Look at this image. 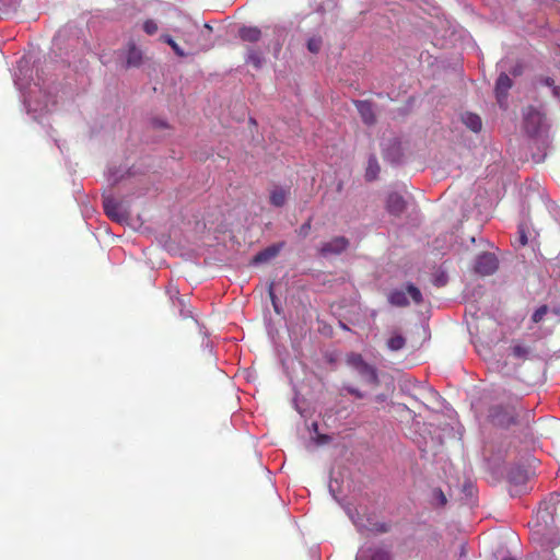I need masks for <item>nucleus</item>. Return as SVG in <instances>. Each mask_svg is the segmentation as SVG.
<instances>
[{
	"instance_id": "f257e3e1",
	"label": "nucleus",
	"mask_w": 560,
	"mask_h": 560,
	"mask_svg": "<svg viewBox=\"0 0 560 560\" xmlns=\"http://www.w3.org/2000/svg\"><path fill=\"white\" fill-rule=\"evenodd\" d=\"M487 421L497 429H513V440H517L525 448L535 443L532 428L534 415L517 402L508 400L491 404L487 409Z\"/></svg>"
},
{
	"instance_id": "f03ea898",
	"label": "nucleus",
	"mask_w": 560,
	"mask_h": 560,
	"mask_svg": "<svg viewBox=\"0 0 560 560\" xmlns=\"http://www.w3.org/2000/svg\"><path fill=\"white\" fill-rule=\"evenodd\" d=\"M549 128L545 110L541 107L528 105L523 109V129L530 140L532 159L536 163L545 160L550 147Z\"/></svg>"
},
{
	"instance_id": "7ed1b4c3",
	"label": "nucleus",
	"mask_w": 560,
	"mask_h": 560,
	"mask_svg": "<svg viewBox=\"0 0 560 560\" xmlns=\"http://www.w3.org/2000/svg\"><path fill=\"white\" fill-rule=\"evenodd\" d=\"M346 363L352 368L368 385L377 387L381 384L377 369L368 363L361 353L353 351L347 353Z\"/></svg>"
},
{
	"instance_id": "20e7f679",
	"label": "nucleus",
	"mask_w": 560,
	"mask_h": 560,
	"mask_svg": "<svg viewBox=\"0 0 560 560\" xmlns=\"http://www.w3.org/2000/svg\"><path fill=\"white\" fill-rule=\"evenodd\" d=\"M103 209L108 218L118 223L127 222L130 218V211L126 203L109 196L103 198Z\"/></svg>"
},
{
	"instance_id": "39448f33",
	"label": "nucleus",
	"mask_w": 560,
	"mask_h": 560,
	"mask_svg": "<svg viewBox=\"0 0 560 560\" xmlns=\"http://www.w3.org/2000/svg\"><path fill=\"white\" fill-rule=\"evenodd\" d=\"M506 479L514 487V490H511V495H520L522 491L518 488L525 486L529 479L528 469L524 465L512 464L506 471Z\"/></svg>"
},
{
	"instance_id": "423d86ee",
	"label": "nucleus",
	"mask_w": 560,
	"mask_h": 560,
	"mask_svg": "<svg viewBox=\"0 0 560 560\" xmlns=\"http://www.w3.org/2000/svg\"><path fill=\"white\" fill-rule=\"evenodd\" d=\"M513 86V80L505 71H501L494 83V97L500 108H508L509 91Z\"/></svg>"
},
{
	"instance_id": "0eeeda50",
	"label": "nucleus",
	"mask_w": 560,
	"mask_h": 560,
	"mask_svg": "<svg viewBox=\"0 0 560 560\" xmlns=\"http://www.w3.org/2000/svg\"><path fill=\"white\" fill-rule=\"evenodd\" d=\"M499 268V259L494 253L482 252L475 259L474 271L480 276H491Z\"/></svg>"
},
{
	"instance_id": "6e6552de",
	"label": "nucleus",
	"mask_w": 560,
	"mask_h": 560,
	"mask_svg": "<svg viewBox=\"0 0 560 560\" xmlns=\"http://www.w3.org/2000/svg\"><path fill=\"white\" fill-rule=\"evenodd\" d=\"M383 158L393 165H401L405 162L401 138L394 137L385 143Z\"/></svg>"
},
{
	"instance_id": "1a4fd4ad",
	"label": "nucleus",
	"mask_w": 560,
	"mask_h": 560,
	"mask_svg": "<svg viewBox=\"0 0 560 560\" xmlns=\"http://www.w3.org/2000/svg\"><path fill=\"white\" fill-rule=\"evenodd\" d=\"M355 560H394L389 549L370 546L359 549Z\"/></svg>"
},
{
	"instance_id": "9d476101",
	"label": "nucleus",
	"mask_w": 560,
	"mask_h": 560,
	"mask_svg": "<svg viewBox=\"0 0 560 560\" xmlns=\"http://www.w3.org/2000/svg\"><path fill=\"white\" fill-rule=\"evenodd\" d=\"M349 246V240L345 236H336L329 242L322 244L319 253L322 256L327 257L330 255H339L343 253Z\"/></svg>"
},
{
	"instance_id": "9b49d317",
	"label": "nucleus",
	"mask_w": 560,
	"mask_h": 560,
	"mask_svg": "<svg viewBox=\"0 0 560 560\" xmlns=\"http://www.w3.org/2000/svg\"><path fill=\"white\" fill-rule=\"evenodd\" d=\"M560 512V494L551 493L548 501H544L540 503L538 510V516L546 522V517L550 516L552 522H555L556 514Z\"/></svg>"
},
{
	"instance_id": "f8f14e48",
	"label": "nucleus",
	"mask_w": 560,
	"mask_h": 560,
	"mask_svg": "<svg viewBox=\"0 0 560 560\" xmlns=\"http://www.w3.org/2000/svg\"><path fill=\"white\" fill-rule=\"evenodd\" d=\"M385 209L390 215L400 217L407 209V201L400 194L390 192L386 198Z\"/></svg>"
},
{
	"instance_id": "ddd939ff",
	"label": "nucleus",
	"mask_w": 560,
	"mask_h": 560,
	"mask_svg": "<svg viewBox=\"0 0 560 560\" xmlns=\"http://www.w3.org/2000/svg\"><path fill=\"white\" fill-rule=\"evenodd\" d=\"M355 108L360 114L362 121L368 126H373L376 122V116L374 113V104L369 100H355Z\"/></svg>"
},
{
	"instance_id": "4468645a",
	"label": "nucleus",
	"mask_w": 560,
	"mask_h": 560,
	"mask_svg": "<svg viewBox=\"0 0 560 560\" xmlns=\"http://www.w3.org/2000/svg\"><path fill=\"white\" fill-rule=\"evenodd\" d=\"M284 243H275L258 252L250 260L254 266L266 264L278 256Z\"/></svg>"
},
{
	"instance_id": "2eb2a0df",
	"label": "nucleus",
	"mask_w": 560,
	"mask_h": 560,
	"mask_svg": "<svg viewBox=\"0 0 560 560\" xmlns=\"http://www.w3.org/2000/svg\"><path fill=\"white\" fill-rule=\"evenodd\" d=\"M236 37L243 43L257 44L262 37V32L257 26L242 25L237 30Z\"/></svg>"
},
{
	"instance_id": "dca6fc26",
	"label": "nucleus",
	"mask_w": 560,
	"mask_h": 560,
	"mask_svg": "<svg viewBox=\"0 0 560 560\" xmlns=\"http://www.w3.org/2000/svg\"><path fill=\"white\" fill-rule=\"evenodd\" d=\"M246 63H250L255 69L260 70L265 63L264 51L259 47H247Z\"/></svg>"
},
{
	"instance_id": "f3484780",
	"label": "nucleus",
	"mask_w": 560,
	"mask_h": 560,
	"mask_svg": "<svg viewBox=\"0 0 560 560\" xmlns=\"http://www.w3.org/2000/svg\"><path fill=\"white\" fill-rule=\"evenodd\" d=\"M140 65V50L135 43L129 45L122 67L125 69L137 68Z\"/></svg>"
},
{
	"instance_id": "a211bd4d",
	"label": "nucleus",
	"mask_w": 560,
	"mask_h": 560,
	"mask_svg": "<svg viewBox=\"0 0 560 560\" xmlns=\"http://www.w3.org/2000/svg\"><path fill=\"white\" fill-rule=\"evenodd\" d=\"M464 125L474 132H479L482 129V120L479 115L467 112L462 116Z\"/></svg>"
},
{
	"instance_id": "6ab92c4d",
	"label": "nucleus",
	"mask_w": 560,
	"mask_h": 560,
	"mask_svg": "<svg viewBox=\"0 0 560 560\" xmlns=\"http://www.w3.org/2000/svg\"><path fill=\"white\" fill-rule=\"evenodd\" d=\"M381 168L377 162V159L374 154H371L368 160V167L365 171V180L366 182H373L378 177Z\"/></svg>"
},
{
	"instance_id": "aec40b11",
	"label": "nucleus",
	"mask_w": 560,
	"mask_h": 560,
	"mask_svg": "<svg viewBox=\"0 0 560 560\" xmlns=\"http://www.w3.org/2000/svg\"><path fill=\"white\" fill-rule=\"evenodd\" d=\"M388 302L398 307H406L409 305V300L406 292L402 290L395 289L388 294Z\"/></svg>"
},
{
	"instance_id": "412c9836",
	"label": "nucleus",
	"mask_w": 560,
	"mask_h": 560,
	"mask_svg": "<svg viewBox=\"0 0 560 560\" xmlns=\"http://www.w3.org/2000/svg\"><path fill=\"white\" fill-rule=\"evenodd\" d=\"M287 201V191L282 187L275 188L270 194V203L275 207H283Z\"/></svg>"
},
{
	"instance_id": "4be33fe9",
	"label": "nucleus",
	"mask_w": 560,
	"mask_h": 560,
	"mask_svg": "<svg viewBox=\"0 0 560 560\" xmlns=\"http://www.w3.org/2000/svg\"><path fill=\"white\" fill-rule=\"evenodd\" d=\"M406 346V338L401 334H395L387 340V347L392 351H399Z\"/></svg>"
},
{
	"instance_id": "5701e85b",
	"label": "nucleus",
	"mask_w": 560,
	"mask_h": 560,
	"mask_svg": "<svg viewBox=\"0 0 560 560\" xmlns=\"http://www.w3.org/2000/svg\"><path fill=\"white\" fill-rule=\"evenodd\" d=\"M160 40L170 45L176 56L182 58L187 56V54L179 47V45L173 39L172 36L163 34L160 36Z\"/></svg>"
},
{
	"instance_id": "b1692460",
	"label": "nucleus",
	"mask_w": 560,
	"mask_h": 560,
	"mask_svg": "<svg viewBox=\"0 0 560 560\" xmlns=\"http://www.w3.org/2000/svg\"><path fill=\"white\" fill-rule=\"evenodd\" d=\"M406 291L416 304H421L423 302V296L420 289L413 283L408 282L406 285Z\"/></svg>"
},
{
	"instance_id": "393cba45",
	"label": "nucleus",
	"mask_w": 560,
	"mask_h": 560,
	"mask_svg": "<svg viewBox=\"0 0 560 560\" xmlns=\"http://www.w3.org/2000/svg\"><path fill=\"white\" fill-rule=\"evenodd\" d=\"M433 505L435 508H443L447 503V499L441 488H435L432 491Z\"/></svg>"
},
{
	"instance_id": "a878e982",
	"label": "nucleus",
	"mask_w": 560,
	"mask_h": 560,
	"mask_svg": "<svg viewBox=\"0 0 560 560\" xmlns=\"http://www.w3.org/2000/svg\"><path fill=\"white\" fill-rule=\"evenodd\" d=\"M323 46V39L320 36H314L307 39L306 47L310 52L318 54Z\"/></svg>"
},
{
	"instance_id": "bb28decb",
	"label": "nucleus",
	"mask_w": 560,
	"mask_h": 560,
	"mask_svg": "<svg viewBox=\"0 0 560 560\" xmlns=\"http://www.w3.org/2000/svg\"><path fill=\"white\" fill-rule=\"evenodd\" d=\"M365 528L370 532L376 533V534H384L389 532V525L386 523H380V522H370V526H365Z\"/></svg>"
},
{
	"instance_id": "cd10ccee",
	"label": "nucleus",
	"mask_w": 560,
	"mask_h": 560,
	"mask_svg": "<svg viewBox=\"0 0 560 560\" xmlns=\"http://www.w3.org/2000/svg\"><path fill=\"white\" fill-rule=\"evenodd\" d=\"M142 31L151 36L158 33L159 25L154 20L148 19L142 23Z\"/></svg>"
},
{
	"instance_id": "c85d7f7f",
	"label": "nucleus",
	"mask_w": 560,
	"mask_h": 560,
	"mask_svg": "<svg viewBox=\"0 0 560 560\" xmlns=\"http://www.w3.org/2000/svg\"><path fill=\"white\" fill-rule=\"evenodd\" d=\"M512 354L522 360H526L529 355V349L522 345H516L512 348Z\"/></svg>"
},
{
	"instance_id": "c756f323",
	"label": "nucleus",
	"mask_w": 560,
	"mask_h": 560,
	"mask_svg": "<svg viewBox=\"0 0 560 560\" xmlns=\"http://www.w3.org/2000/svg\"><path fill=\"white\" fill-rule=\"evenodd\" d=\"M549 312L548 305H541L539 306L532 315V322L537 324L541 322L545 317V315Z\"/></svg>"
},
{
	"instance_id": "7c9ffc66",
	"label": "nucleus",
	"mask_w": 560,
	"mask_h": 560,
	"mask_svg": "<svg viewBox=\"0 0 560 560\" xmlns=\"http://www.w3.org/2000/svg\"><path fill=\"white\" fill-rule=\"evenodd\" d=\"M517 242L521 246L528 244L527 228L523 223H521L517 229Z\"/></svg>"
},
{
	"instance_id": "2f4dec72",
	"label": "nucleus",
	"mask_w": 560,
	"mask_h": 560,
	"mask_svg": "<svg viewBox=\"0 0 560 560\" xmlns=\"http://www.w3.org/2000/svg\"><path fill=\"white\" fill-rule=\"evenodd\" d=\"M269 296H270V300H271V304L273 306V310L277 314H281V307H280V303H279V300L273 291V282L270 283L269 285Z\"/></svg>"
},
{
	"instance_id": "473e14b6",
	"label": "nucleus",
	"mask_w": 560,
	"mask_h": 560,
	"mask_svg": "<svg viewBox=\"0 0 560 560\" xmlns=\"http://www.w3.org/2000/svg\"><path fill=\"white\" fill-rule=\"evenodd\" d=\"M342 390L347 392L348 394L354 396L358 399H363L366 397L365 393L361 392L359 388L352 385H343Z\"/></svg>"
},
{
	"instance_id": "72a5a7b5",
	"label": "nucleus",
	"mask_w": 560,
	"mask_h": 560,
	"mask_svg": "<svg viewBox=\"0 0 560 560\" xmlns=\"http://www.w3.org/2000/svg\"><path fill=\"white\" fill-rule=\"evenodd\" d=\"M525 66L522 61H517L513 67L509 70V75H512L513 78H518L524 73Z\"/></svg>"
},
{
	"instance_id": "f704fd0d",
	"label": "nucleus",
	"mask_w": 560,
	"mask_h": 560,
	"mask_svg": "<svg viewBox=\"0 0 560 560\" xmlns=\"http://www.w3.org/2000/svg\"><path fill=\"white\" fill-rule=\"evenodd\" d=\"M311 223H312V217H310L308 220L305 223H303L300 226V229L298 230V234L301 238H305L308 236L311 228H312Z\"/></svg>"
},
{
	"instance_id": "c9c22d12",
	"label": "nucleus",
	"mask_w": 560,
	"mask_h": 560,
	"mask_svg": "<svg viewBox=\"0 0 560 560\" xmlns=\"http://www.w3.org/2000/svg\"><path fill=\"white\" fill-rule=\"evenodd\" d=\"M448 281V276L446 275V272L444 271H441L439 273H436L434 276V279H433V284L435 287H444Z\"/></svg>"
},
{
	"instance_id": "e433bc0d",
	"label": "nucleus",
	"mask_w": 560,
	"mask_h": 560,
	"mask_svg": "<svg viewBox=\"0 0 560 560\" xmlns=\"http://www.w3.org/2000/svg\"><path fill=\"white\" fill-rule=\"evenodd\" d=\"M151 126L154 129H165L168 128V124L166 120L160 119V118H152L150 121Z\"/></svg>"
},
{
	"instance_id": "4c0bfd02",
	"label": "nucleus",
	"mask_w": 560,
	"mask_h": 560,
	"mask_svg": "<svg viewBox=\"0 0 560 560\" xmlns=\"http://www.w3.org/2000/svg\"><path fill=\"white\" fill-rule=\"evenodd\" d=\"M141 62H142V68H143V67H145V66H148V67H151V66H152V67H153V70H154V71H156L155 66H158V65H156V62H155V61H153L151 58L144 57V56L142 55Z\"/></svg>"
},
{
	"instance_id": "58836bf2",
	"label": "nucleus",
	"mask_w": 560,
	"mask_h": 560,
	"mask_svg": "<svg viewBox=\"0 0 560 560\" xmlns=\"http://www.w3.org/2000/svg\"><path fill=\"white\" fill-rule=\"evenodd\" d=\"M541 84L552 88L555 85V80L550 77H541L538 80Z\"/></svg>"
},
{
	"instance_id": "ea45409f",
	"label": "nucleus",
	"mask_w": 560,
	"mask_h": 560,
	"mask_svg": "<svg viewBox=\"0 0 560 560\" xmlns=\"http://www.w3.org/2000/svg\"><path fill=\"white\" fill-rule=\"evenodd\" d=\"M330 441V436L329 435H326V434H319L317 436V444H325V443H328Z\"/></svg>"
},
{
	"instance_id": "a19ab883",
	"label": "nucleus",
	"mask_w": 560,
	"mask_h": 560,
	"mask_svg": "<svg viewBox=\"0 0 560 560\" xmlns=\"http://www.w3.org/2000/svg\"><path fill=\"white\" fill-rule=\"evenodd\" d=\"M464 492L467 495H472L474 493V487L471 485H464Z\"/></svg>"
},
{
	"instance_id": "79ce46f5",
	"label": "nucleus",
	"mask_w": 560,
	"mask_h": 560,
	"mask_svg": "<svg viewBox=\"0 0 560 560\" xmlns=\"http://www.w3.org/2000/svg\"><path fill=\"white\" fill-rule=\"evenodd\" d=\"M549 311H551L552 314L560 317V305H552L549 307Z\"/></svg>"
},
{
	"instance_id": "37998d69",
	"label": "nucleus",
	"mask_w": 560,
	"mask_h": 560,
	"mask_svg": "<svg viewBox=\"0 0 560 560\" xmlns=\"http://www.w3.org/2000/svg\"><path fill=\"white\" fill-rule=\"evenodd\" d=\"M375 401L377 402H384L387 399V396L385 394H378L374 397Z\"/></svg>"
},
{
	"instance_id": "c03bdc74",
	"label": "nucleus",
	"mask_w": 560,
	"mask_h": 560,
	"mask_svg": "<svg viewBox=\"0 0 560 560\" xmlns=\"http://www.w3.org/2000/svg\"><path fill=\"white\" fill-rule=\"evenodd\" d=\"M506 454H508V451H499L498 455H497V459L504 460V458L506 457Z\"/></svg>"
},
{
	"instance_id": "a18cd8bd",
	"label": "nucleus",
	"mask_w": 560,
	"mask_h": 560,
	"mask_svg": "<svg viewBox=\"0 0 560 560\" xmlns=\"http://www.w3.org/2000/svg\"><path fill=\"white\" fill-rule=\"evenodd\" d=\"M551 89L553 96L560 97V86L555 84Z\"/></svg>"
},
{
	"instance_id": "49530a36",
	"label": "nucleus",
	"mask_w": 560,
	"mask_h": 560,
	"mask_svg": "<svg viewBox=\"0 0 560 560\" xmlns=\"http://www.w3.org/2000/svg\"><path fill=\"white\" fill-rule=\"evenodd\" d=\"M180 314L185 317L191 316V312L189 310L185 311L184 308H180Z\"/></svg>"
},
{
	"instance_id": "de8ad7c7",
	"label": "nucleus",
	"mask_w": 560,
	"mask_h": 560,
	"mask_svg": "<svg viewBox=\"0 0 560 560\" xmlns=\"http://www.w3.org/2000/svg\"><path fill=\"white\" fill-rule=\"evenodd\" d=\"M341 189H342V183L340 182V183L337 185V190H338V191H341Z\"/></svg>"
},
{
	"instance_id": "09e8293b",
	"label": "nucleus",
	"mask_w": 560,
	"mask_h": 560,
	"mask_svg": "<svg viewBox=\"0 0 560 560\" xmlns=\"http://www.w3.org/2000/svg\"><path fill=\"white\" fill-rule=\"evenodd\" d=\"M329 490H330V492H331V493H335V490H334V488H332V485H331V483L329 485Z\"/></svg>"
},
{
	"instance_id": "8fccbe9b",
	"label": "nucleus",
	"mask_w": 560,
	"mask_h": 560,
	"mask_svg": "<svg viewBox=\"0 0 560 560\" xmlns=\"http://www.w3.org/2000/svg\"><path fill=\"white\" fill-rule=\"evenodd\" d=\"M317 428H318V427H317V423H316V422H314V423H313V430H317Z\"/></svg>"
},
{
	"instance_id": "3c124183",
	"label": "nucleus",
	"mask_w": 560,
	"mask_h": 560,
	"mask_svg": "<svg viewBox=\"0 0 560 560\" xmlns=\"http://www.w3.org/2000/svg\"><path fill=\"white\" fill-rule=\"evenodd\" d=\"M205 27H206L207 30H210V31L212 30V28H211V26H210L209 24H205Z\"/></svg>"
},
{
	"instance_id": "603ef678",
	"label": "nucleus",
	"mask_w": 560,
	"mask_h": 560,
	"mask_svg": "<svg viewBox=\"0 0 560 560\" xmlns=\"http://www.w3.org/2000/svg\"><path fill=\"white\" fill-rule=\"evenodd\" d=\"M341 327H342L343 329H347V330L349 329V328H348V326H347V325H345V324H342V323H341Z\"/></svg>"
},
{
	"instance_id": "864d4df0",
	"label": "nucleus",
	"mask_w": 560,
	"mask_h": 560,
	"mask_svg": "<svg viewBox=\"0 0 560 560\" xmlns=\"http://www.w3.org/2000/svg\"><path fill=\"white\" fill-rule=\"evenodd\" d=\"M502 560H515V559H513V558H504Z\"/></svg>"
}]
</instances>
